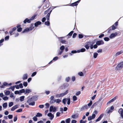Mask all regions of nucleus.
Here are the masks:
<instances>
[{
    "instance_id": "f257e3e1",
    "label": "nucleus",
    "mask_w": 123,
    "mask_h": 123,
    "mask_svg": "<svg viewBox=\"0 0 123 123\" xmlns=\"http://www.w3.org/2000/svg\"><path fill=\"white\" fill-rule=\"evenodd\" d=\"M97 111H95L93 112V114L91 116H89L88 118V121H90L92 119H94L96 116L95 114H97Z\"/></svg>"
},
{
    "instance_id": "f03ea898",
    "label": "nucleus",
    "mask_w": 123,
    "mask_h": 123,
    "mask_svg": "<svg viewBox=\"0 0 123 123\" xmlns=\"http://www.w3.org/2000/svg\"><path fill=\"white\" fill-rule=\"evenodd\" d=\"M68 90H67L64 93H62L60 94H57L55 95V97L56 98H59L61 97H62L67 94L68 92Z\"/></svg>"
},
{
    "instance_id": "7ed1b4c3",
    "label": "nucleus",
    "mask_w": 123,
    "mask_h": 123,
    "mask_svg": "<svg viewBox=\"0 0 123 123\" xmlns=\"http://www.w3.org/2000/svg\"><path fill=\"white\" fill-rule=\"evenodd\" d=\"M64 49L65 47L64 46L62 45L61 46L60 48V49L61 50V51L59 52L58 54V55H61L63 52V50Z\"/></svg>"
},
{
    "instance_id": "20e7f679",
    "label": "nucleus",
    "mask_w": 123,
    "mask_h": 123,
    "mask_svg": "<svg viewBox=\"0 0 123 123\" xmlns=\"http://www.w3.org/2000/svg\"><path fill=\"white\" fill-rule=\"evenodd\" d=\"M34 28L33 27L31 26L29 28H27L25 29V30L23 31L22 32L23 33L25 32H27L29 31L32 30Z\"/></svg>"
},
{
    "instance_id": "39448f33",
    "label": "nucleus",
    "mask_w": 123,
    "mask_h": 123,
    "mask_svg": "<svg viewBox=\"0 0 123 123\" xmlns=\"http://www.w3.org/2000/svg\"><path fill=\"white\" fill-rule=\"evenodd\" d=\"M123 67V61L118 64L116 67V68L118 70Z\"/></svg>"
},
{
    "instance_id": "423d86ee",
    "label": "nucleus",
    "mask_w": 123,
    "mask_h": 123,
    "mask_svg": "<svg viewBox=\"0 0 123 123\" xmlns=\"http://www.w3.org/2000/svg\"><path fill=\"white\" fill-rule=\"evenodd\" d=\"M117 33L116 32L114 33L111 34L109 36V38L111 39H112L115 37L117 35Z\"/></svg>"
},
{
    "instance_id": "0eeeda50",
    "label": "nucleus",
    "mask_w": 123,
    "mask_h": 123,
    "mask_svg": "<svg viewBox=\"0 0 123 123\" xmlns=\"http://www.w3.org/2000/svg\"><path fill=\"white\" fill-rule=\"evenodd\" d=\"M116 28V27L114 25H113L111 27L109 28L108 29V33H110L111 32V31L112 30H114Z\"/></svg>"
},
{
    "instance_id": "6e6552de",
    "label": "nucleus",
    "mask_w": 123,
    "mask_h": 123,
    "mask_svg": "<svg viewBox=\"0 0 123 123\" xmlns=\"http://www.w3.org/2000/svg\"><path fill=\"white\" fill-rule=\"evenodd\" d=\"M56 110V108L55 107H53L52 106H50L49 108V111L51 112L53 111L54 112H55Z\"/></svg>"
},
{
    "instance_id": "1a4fd4ad",
    "label": "nucleus",
    "mask_w": 123,
    "mask_h": 123,
    "mask_svg": "<svg viewBox=\"0 0 123 123\" xmlns=\"http://www.w3.org/2000/svg\"><path fill=\"white\" fill-rule=\"evenodd\" d=\"M118 112L120 114L122 118H123V109L120 108L118 110Z\"/></svg>"
},
{
    "instance_id": "9d476101",
    "label": "nucleus",
    "mask_w": 123,
    "mask_h": 123,
    "mask_svg": "<svg viewBox=\"0 0 123 123\" xmlns=\"http://www.w3.org/2000/svg\"><path fill=\"white\" fill-rule=\"evenodd\" d=\"M104 43V42L102 40L98 41L96 42V44L98 45L103 44Z\"/></svg>"
},
{
    "instance_id": "9b49d317",
    "label": "nucleus",
    "mask_w": 123,
    "mask_h": 123,
    "mask_svg": "<svg viewBox=\"0 0 123 123\" xmlns=\"http://www.w3.org/2000/svg\"><path fill=\"white\" fill-rule=\"evenodd\" d=\"M89 108L88 107L87 105H85L84 106H82L80 110L81 111H82L84 110L87 109Z\"/></svg>"
},
{
    "instance_id": "f8f14e48",
    "label": "nucleus",
    "mask_w": 123,
    "mask_h": 123,
    "mask_svg": "<svg viewBox=\"0 0 123 123\" xmlns=\"http://www.w3.org/2000/svg\"><path fill=\"white\" fill-rule=\"evenodd\" d=\"M47 116L48 117H50V120H52L54 117V115L51 113L48 114Z\"/></svg>"
},
{
    "instance_id": "ddd939ff",
    "label": "nucleus",
    "mask_w": 123,
    "mask_h": 123,
    "mask_svg": "<svg viewBox=\"0 0 123 123\" xmlns=\"http://www.w3.org/2000/svg\"><path fill=\"white\" fill-rule=\"evenodd\" d=\"M18 105H15L14 106H13V107H12L11 109V111H14L15 109H17V108H18Z\"/></svg>"
},
{
    "instance_id": "4468645a",
    "label": "nucleus",
    "mask_w": 123,
    "mask_h": 123,
    "mask_svg": "<svg viewBox=\"0 0 123 123\" xmlns=\"http://www.w3.org/2000/svg\"><path fill=\"white\" fill-rule=\"evenodd\" d=\"M123 53V50H120L119 51L117 52L115 55V56H117L118 55H119Z\"/></svg>"
},
{
    "instance_id": "2eb2a0df",
    "label": "nucleus",
    "mask_w": 123,
    "mask_h": 123,
    "mask_svg": "<svg viewBox=\"0 0 123 123\" xmlns=\"http://www.w3.org/2000/svg\"><path fill=\"white\" fill-rule=\"evenodd\" d=\"M103 114H101L98 117V118L95 121L96 122H97L101 120L103 116Z\"/></svg>"
},
{
    "instance_id": "dca6fc26",
    "label": "nucleus",
    "mask_w": 123,
    "mask_h": 123,
    "mask_svg": "<svg viewBox=\"0 0 123 123\" xmlns=\"http://www.w3.org/2000/svg\"><path fill=\"white\" fill-rule=\"evenodd\" d=\"M38 96H35L32 97L31 99L33 101H35L37 100L38 99Z\"/></svg>"
},
{
    "instance_id": "f3484780",
    "label": "nucleus",
    "mask_w": 123,
    "mask_h": 123,
    "mask_svg": "<svg viewBox=\"0 0 123 123\" xmlns=\"http://www.w3.org/2000/svg\"><path fill=\"white\" fill-rule=\"evenodd\" d=\"M31 21V20L30 19H28L27 18H26L24 21V23H26V22H27L28 23H30Z\"/></svg>"
},
{
    "instance_id": "a211bd4d",
    "label": "nucleus",
    "mask_w": 123,
    "mask_h": 123,
    "mask_svg": "<svg viewBox=\"0 0 123 123\" xmlns=\"http://www.w3.org/2000/svg\"><path fill=\"white\" fill-rule=\"evenodd\" d=\"M86 49L85 48H82L80 49H79L77 50L78 53H79L80 52H83L85 51Z\"/></svg>"
},
{
    "instance_id": "6ab92c4d",
    "label": "nucleus",
    "mask_w": 123,
    "mask_h": 123,
    "mask_svg": "<svg viewBox=\"0 0 123 123\" xmlns=\"http://www.w3.org/2000/svg\"><path fill=\"white\" fill-rule=\"evenodd\" d=\"M52 11H51L50 12H49L47 14L46 16V18L47 20H49V18L50 13Z\"/></svg>"
},
{
    "instance_id": "aec40b11",
    "label": "nucleus",
    "mask_w": 123,
    "mask_h": 123,
    "mask_svg": "<svg viewBox=\"0 0 123 123\" xmlns=\"http://www.w3.org/2000/svg\"><path fill=\"white\" fill-rule=\"evenodd\" d=\"M31 92V89H26L25 90V94L29 93Z\"/></svg>"
},
{
    "instance_id": "412c9836",
    "label": "nucleus",
    "mask_w": 123,
    "mask_h": 123,
    "mask_svg": "<svg viewBox=\"0 0 123 123\" xmlns=\"http://www.w3.org/2000/svg\"><path fill=\"white\" fill-rule=\"evenodd\" d=\"M41 23L40 21H38L36 22L35 23L34 25L36 27H37L38 25H40Z\"/></svg>"
},
{
    "instance_id": "4be33fe9",
    "label": "nucleus",
    "mask_w": 123,
    "mask_h": 123,
    "mask_svg": "<svg viewBox=\"0 0 123 123\" xmlns=\"http://www.w3.org/2000/svg\"><path fill=\"white\" fill-rule=\"evenodd\" d=\"M27 78V74H26L24 75L23 77V79L24 80L26 79Z\"/></svg>"
},
{
    "instance_id": "5701e85b",
    "label": "nucleus",
    "mask_w": 123,
    "mask_h": 123,
    "mask_svg": "<svg viewBox=\"0 0 123 123\" xmlns=\"http://www.w3.org/2000/svg\"><path fill=\"white\" fill-rule=\"evenodd\" d=\"M2 106L3 108H6L7 106V103H4L2 105Z\"/></svg>"
},
{
    "instance_id": "b1692460",
    "label": "nucleus",
    "mask_w": 123,
    "mask_h": 123,
    "mask_svg": "<svg viewBox=\"0 0 123 123\" xmlns=\"http://www.w3.org/2000/svg\"><path fill=\"white\" fill-rule=\"evenodd\" d=\"M55 102V99H54V100H50L49 102L50 104H52L54 103Z\"/></svg>"
},
{
    "instance_id": "393cba45",
    "label": "nucleus",
    "mask_w": 123,
    "mask_h": 123,
    "mask_svg": "<svg viewBox=\"0 0 123 123\" xmlns=\"http://www.w3.org/2000/svg\"><path fill=\"white\" fill-rule=\"evenodd\" d=\"M98 55V54L96 52L94 53L93 54V57L94 58H97V55Z\"/></svg>"
},
{
    "instance_id": "a878e982",
    "label": "nucleus",
    "mask_w": 123,
    "mask_h": 123,
    "mask_svg": "<svg viewBox=\"0 0 123 123\" xmlns=\"http://www.w3.org/2000/svg\"><path fill=\"white\" fill-rule=\"evenodd\" d=\"M42 114L39 113H37V115H36V117H41L42 116Z\"/></svg>"
},
{
    "instance_id": "bb28decb",
    "label": "nucleus",
    "mask_w": 123,
    "mask_h": 123,
    "mask_svg": "<svg viewBox=\"0 0 123 123\" xmlns=\"http://www.w3.org/2000/svg\"><path fill=\"white\" fill-rule=\"evenodd\" d=\"M15 87L14 86H11L9 88H8V89H11V90L12 91H13L14 90V89H15Z\"/></svg>"
},
{
    "instance_id": "cd10ccee",
    "label": "nucleus",
    "mask_w": 123,
    "mask_h": 123,
    "mask_svg": "<svg viewBox=\"0 0 123 123\" xmlns=\"http://www.w3.org/2000/svg\"><path fill=\"white\" fill-rule=\"evenodd\" d=\"M61 42L62 43H65L66 42V41L63 40L62 38L61 37Z\"/></svg>"
},
{
    "instance_id": "c85d7f7f",
    "label": "nucleus",
    "mask_w": 123,
    "mask_h": 123,
    "mask_svg": "<svg viewBox=\"0 0 123 123\" xmlns=\"http://www.w3.org/2000/svg\"><path fill=\"white\" fill-rule=\"evenodd\" d=\"M24 98L25 96H24L20 97V100L21 101H23L24 100Z\"/></svg>"
},
{
    "instance_id": "c756f323",
    "label": "nucleus",
    "mask_w": 123,
    "mask_h": 123,
    "mask_svg": "<svg viewBox=\"0 0 123 123\" xmlns=\"http://www.w3.org/2000/svg\"><path fill=\"white\" fill-rule=\"evenodd\" d=\"M35 102L34 101H33L32 102L29 103V105L33 106L35 105Z\"/></svg>"
},
{
    "instance_id": "7c9ffc66",
    "label": "nucleus",
    "mask_w": 123,
    "mask_h": 123,
    "mask_svg": "<svg viewBox=\"0 0 123 123\" xmlns=\"http://www.w3.org/2000/svg\"><path fill=\"white\" fill-rule=\"evenodd\" d=\"M71 119L70 118L66 119L65 121L66 123H69L70 122Z\"/></svg>"
},
{
    "instance_id": "2f4dec72",
    "label": "nucleus",
    "mask_w": 123,
    "mask_h": 123,
    "mask_svg": "<svg viewBox=\"0 0 123 123\" xmlns=\"http://www.w3.org/2000/svg\"><path fill=\"white\" fill-rule=\"evenodd\" d=\"M10 96L11 98H12L13 99H14L15 98L14 96V94L13 93H11Z\"/></svg>"
},
{
    "instance_id": "473e14b6",
    "label": "nucleus",
    "mask_w": 123,
    "mask_h": 123,
    "mask_svg": "<svg viewBox=\"0 0 123 123\" xmlns=\"http://www.w3.org/2000/svg\"><path fill=\"white\" fill-rule=\"evenodd\" d=\"M78 4L76 2L71 4V6H76Z\"/></svg>"
},
{
    "instance_id": "72a5a7b5",
    "label": "nucleus",
    "mask_w": 123,
    "mask_h": 123,
    "mask_svg": "<svg viewBox=\"0 0 123 123\" xmlns=\"http://www.w3.org/2000/svg\"><path fill=\"white\" fill-rule=\"evenodd\" d=\"M55 101L56 103H59L61 101V100L59 99H55Z\"/></svg>"
},
{
    "instance_id": "f704fd0d",
    "label": "nucleus",
    "mask_w": 123,
    "mask_h": 123,
    "mask_svg": "<svg viewBox=\"0 0 123 123\" xmlns=\"http://www.w3.org/2000/svg\"><path fill=\"white\" fill-rule=\"evenodd\" d=\"M67 104L68 105H69L70 103V100L69 98H67Z\"/></svg>"
},
{
    "instance_id": "c9c22d12",
    "label": "nucleus",
    "mask_w": 123,
    "mask_h": 123,
    "mask_svg": "<svg viewBox=\"0 0 123 123\" xmlns=\"http://www.w3.org/2000/svg\"><path fill=\"white\" fill-rule=\"evenodd\" d=\"M71 117L73 119H75L77 117V116L76 115L74 114Z\"/></svg>"
},
{
    "instance_id": "e433bc0d",
    "label": "nucleus",
    "mask_w": 123,
    "mask_h": 123,
    "mask_svg": "<svg viewBox=\"0 0 123 123\" xmlns=\"http://www.w3.org/2000/svg\"><path fill=\"white\" fill-rule=\"evenodd\" d=\"M10 93V92L9 91H6L5 92V94L6 95H8Z\"/></svg>"
},
{
    "instance_id": "4c0bfd02",
    "label": "nucleus",
    "mask_w": 123,
    "mask_h": 123,
    "mask_svg": "<svg viewBox=\"0 0 123 123\" xmlns=\"http://www.w3.org/2000/svg\"><path fill=\"white\" fill-rule=\"evenodd\" d=\"M13 105V103L12 102L9 103L8 104V106L9 107H10Z\"/></svg>"
},
{
    "instance_id": "58836bf2",
    "label": "nucleus",
    "mask_w": 123,
    "mask_h": 123,
    "mask_svg": "<svg viewBox=\"0 0 123 123\" xmlns=\"http://www.w3.org/2000/svg\"><path fill=\"white\" fill-rule=\"evenodd\" d=\"M45 25L47 26L49 25L50 24V23L49 22V20H47V22H46L45 23Z\"/></svg>"
},
{
    "instance_id": "ea45409f",
    "label": "nucleus",
    "mask_w": 123,
    "mask_h": 123,
    "mask_svg": "<svg viewBox=\"0 0 123 123\" xmlns=\"http://www.w3.org/2000/svg\"><path fill=\"white\" fill-rule=\"evenodd\" d=\"M66 101H67V98H64L62 100V102L65 105L66 104Z\"/></svg>"
},
{
    "instance_id": "a19ab883",
    "label": "nucleus",
    "mask_w": 123,
    "mask_h": 123,
    "mask_svg": "<svg viewBox=\"0 0 123 123\" xmlns=\"http://www.w3.org/2000/svg\"><path fill=\"white\" fill-rule=\"evenodd\" d=\"M33 100H32V99H31V98L30 99H29L27 101V102L29 104V103L31 102Z\"/></svg>"
},
{
    "instance_id": "79ce46f5",
    "label": "nucleus",
    "mask_w": 123,
    "mask_h": 123,
    "mask_svg": "<svg viewBox=\"0 0 123 123\" xmlns=\"http://www.w3.org/2000/svg\"><path fill=\"white\" fill-rule=\"evenodd\" d=\"M36 116L34 117L33 118V120L35 121H37V117Z\"/></svg>"
},
{
    "instance_id": "37998d69",
    "label": "nucleus",
    "mask_w": 123,
    "mask_h": 123,
    "mask_svg": "<svg viewBox=\"0 0 123 123\" xmlns=\"http://www.w3.org/2000/svg\"><path fill=\"white\" fill-rule=\"evenodd\" d=\"M19 91L21 93H24L25 92V91L24 89H22Z\"/></svg>"
},
{
    "instance_id": "c03bdc74",
    "label": "nucleus",
    "mask_w": 123,
    "mask_h": 123,
    "mask_svg": "<svg viewBox=\"0 0 123 123\" xmlns=\"http://www.w3.org/2000/svg\"><path fill=\"white\" fill-rule=\"evenodd\" d=\"M104 39L105 41H108L109 40V39L108 37H105L104 38Z\"/></svg>"
},
{
    "instance_id": "a18cd8bd",
    "label": "nucleus",
    "mask_w": 123,
    "mask_h": 123,
    "mask_svg": "<svg viewBox=\"0 0 123 123\" xmlns=\"http://www.w3.org/2000/svg\"><path fill=\"white\" fill-rule=\"evenodd\" d=\"M78 74L80 76H82L83 75V73L82 72H80L78 73Z\"/></svg>"
},
{
    "instance_id": "49530a36",
    "label": "nucleus",
    "mask_w": 123,
    "mask_h": 123,
    "mask_svg": "<svg viewBox=\"0 0 123 123\" xmlns=\"http://www.w3.org/2000/svg\"><path fill=\"white\" fill-rule=\"evenodd\" d=\"M73 98L74 101H76L77 99V97L75 96H74L73 97Z\"/></svg>"
},
{
    "instance_id": "de8ad7c7",
    "label": "nucleus",
    "mask_w": 123,
    "mask_h": 123,
    "mask_svg": "<svg viewBox=\"0 0 123 123\" xmlns=\"http://www.w3.org/2000/svg\"><path fill=\"white\" fill-rule=\"evenodd\" d=\"M2 98L4 100H6L8 99V98L7 96H6L5 97H3Z\"/></svg>"
},
{
    "instance_id": "09e8293b",
    "label": "nucleus",
    "mask_w": 123,
    "mask_h": 123,
    "mask_svg": "<svg viewBox=\"0 0 123 123\" xmlns=\"http://www.w3.org/2000/svg\"><path fill=\"white\" fill-rule=\"evenodd\" d=\"M23 85L24 86L26 87L27 86V82H24L23 83Z\"/></svg>"
},
{
    "instance_id": "8fccbe9b",
    "label": "nucleus",
    "mask_w": 123,
    "mask_h": 123,
    "mask_svg": "<svg viewBox=\"0 0 123 123\" xmlns=\"http://www.w3.org/2000/svg\"><path fill=\"white\" fill-rule=\"evenodd\" d=\"M36 15H35L33 16H32L31 17V19H30L31 20H31H33L35 18V17H36Z\"/></svg>"
},
{
    "instance_id": "3c124183",
    "label": "nucleus",
    "mask_w": 123,
    "mask_h": 123,
    "mask_svg": "<svg viewBox=\"0 0 123 123\" xmlns=\"http://www.w3.org/2000/svg\"><path fill=\"white\" fill-rule=\"evenodd\" d=\"M22 111V109H19L17 110L16 111V112H19Z\"/></svg>"
},
{
    "instance_id": "603ef678",
    "label": "nucleus",
    "mask_w": 123,
    "mask_h": 123,
    "mask_svg": "<svg viewBox=\"0 0 123 123\" xmlns=\"http://www.w3.org/2000/svg\"><path fill=\"white\" fill-rule=\"evenodd\" d=\"M37 74V73L36 72H34L31 75V76L32 77H33L35 76Z\"/></svg>"
},
{
    "instance_id": "864d4df0",
    "label": "nucleus",
    "mask_w": 123,
    "mask_h": 123,
    "mask_svg": "<svg viewBox=\"0 0 123 123\" xmlns=\"http://www.w3.org/2000/svg\"><path fill=\"white\" fill-rule=\"evenodd\" d=\"M8 117L9 119H11L12 118L13 116L12 115H8Z\"/></svg>"
},
{
    "instance_id": "5fc2aeb1",
    "label": "nucleus",
    "mask_w": 123,
    "mask_h": 123,
    "mask_svg": "<svg viewBox=\"0 0 123 123\" xmlns=\"http://www.w3.org/2000/svg\"><path fill=\"white\" fill-rule=\"evenodd\" d=\"M92 101H91L88 104H87V106L89 107V106H90L92 104Z\"/></svg>"
},
{
    "instance_id": "6e6d98bb",
    "label": "nucleus",
    "mask_w": 123,
    "mask_h": 123,
    "mask_svg": "<svg viewBox=\"0 0 123 123\" xmlns=\"http://www.w3.org/2000/svg\"><path fill=\"white\" fill-rule=\"evenodd\" d=\"M81 93L80 92V91H78L76 92L75 94V95L76 96L79 95Z\"/></svg>"
},
{
    "instance_id": "4d7b16f0",
    "label": "nucleus",
    "mask_w": 123,
    "mask_h": 123,
    "mask_svg": "<svg viewBox=\"0 0 123 123\" xmlns=\"http://www.w3.org/2000/svg\"><path fill=\"white\" fill-rule=\"evenodd\" d=\"M20 92L19 91H15L14 93L15 94H19Z\"/></svg>"
},
{
    "instance_id": "13d9d810",
    "label": "nucleus",
    "mask_w": 123,
    "mask_h": 123,
    "mask_svg": "<svg viewBox=\"0 0 123 123\" xmlns=\"http://www.w3.org/2000/svg\"><path fill=\"white\" fill-rule=\"evenodd\" d=\"M73 32H74L73 31H71L68 34V35L69 36H71L72 35V34L73 33Z\"/></svg>"
},
{
    "instance_id": "bf43d9fd",
    "label": "nucleus",
    "mask_w": 123,
    "mask_h": 123,
    "mask_svg": "<svg viewBox=\"0 0 123 123\" xmlns=\"http://www.w3.org/2000/svg\"><path fill=\"white\" fill-rule=\"evenodd\" d=\"M14 86L17 89H19V85H16Z\"/></svg>"
},
{
    "instance_id": "052dcab7",
    "label": "nucleus",
    "mask_w": 123,
    "mask_h": 123,
    "mask_svg": "<svg viewBox=\"0 0 123 123\" xmlns=\"http://www.w3.org/2000/svg\"><path fill=\"white\" fill-rule=\"evenodd\" d=\"M85 47L87 49H88L89 48V46L88 44L86 45L85 46Z\"/></svg>"
},
{
    "instance_id": "680f3d73",
    "label": "nucleus",
    "mask_w": 123,
    "mask_h": 123,
    "mask_svg": "<svg viewBox=\"0 0 123 123\" xmlns=\"http://www.w3.org/2000/svg\"><path fill=\"white\" fill-rule=\"evenodd\" d=\"M17 116H16L14 118L13 121L14 122H15L17 120Z\"/></svg>"
},
{
    "instance_id": "e2e57ef3",
    "label": "nucleus",
    "mask_w": 123,
    "mask_h": 123,
    "mask_svg": "<svg viewBox=\"0 0 123 123\" xmlns=\"http://www.w3.org/2000/svg\"><path fill=\"white\" fill-rule=\"evenodd\" d=\"M44 107L43 105H40L39 106V107L40 108H43Z\"/></svg>"
},
{
    "instance_id": "0e129e2a",
    "label": "nucleus",
    "mask_w": 123,
    "mask_h": 123,
    "mask_svg": "<svg viewBox=\"0 0 123 123\" xmlns=\"http://www.w3.org/2000/svg\"><path fill=\"white\" fill-rule=\"evenodd\" d=\"M116 99V97H115L111 99V101L112 102H113Z\"/></svg>"
},
{
    "instance_id": "69168bd1",
    "label": "nucleus",
    "mask_w": 123,
    "mask_h": 123,
    "mask_svg": "<svg viewBox=\"0 0 123 123\" xmlns=\"http://www.w3.org/2000/svg\"><path fill=\"white\" fill-rule=\"evenodd\" d=\"M22 30V28H21L20 27L18 28L17 29V31L18 32H20Z\"/></svg>"
},
{
    "instance_id": "338daca9",
    "label": "nucleus",
    "mask_w": 123,
    "mask_h": 123,
    "mask_svg": "<svg viewBox=\"0 0 123 123\" xmlns=\"http://www.w3.org/2000/svg\"><path fill=\"white\" fill-rule=\"evenodd\" d=\"M58 57L56 56L53 58V60L54 61H56L58 59Z\"/></svg>"
},
{
    "instance_id": "774afa93",
    "label": "nucleus",
    "mask_w": 123,
    "mask_h": 123,
    "mask_svg": "<svg viewBox=\"0 0 123 123\" xmlns=\"http://www.w3.org/2000/svg\"><path fill=\"white\" fill-rule=\"evenodd\" d=\"M79 37L80 38H81L83 37V36L82 35L79 34Z\"/></svg>"
}]
</instances>
